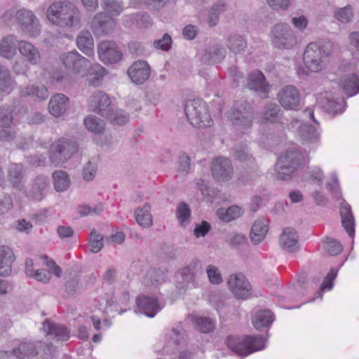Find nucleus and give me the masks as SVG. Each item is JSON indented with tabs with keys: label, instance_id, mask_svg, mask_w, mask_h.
Segmentation results:
<instances>
[{
	"label": "nucleus",
	"instance_id": "1",
	"mask_svg": "<svg viewBox=\"0 0 359 359\" xmlns=\"http://www.w3.org/2000/svg\"><path fill=\"white\" fill-rule=\"evenodd\" d=\"M55 347L41 341H22L11 353L0 352V359H53Z\"/></svg>",
	"mask_w": 359,
	"mask_h": 359
},
{
	"label": "nucleus",
	"instance_id": "2",
	"mask_svg": "<svg viewBox=\"0 0 359 359\" xmlns=\"http://www.w3.org/2000/svg\"><path fill=\"white\" fill-rule=\"evenodd\" d=\"M334 48V43L325 40L309 43L304 53V62L311 72H318L327 65Z\"/></svg>",
	"mask_w": 359,
	"mask_h": 359
},
{
	"label": "nucleus",
	"instance_id": "3",
	"mask_svg": "<svg viewBox=\"0 0 359 359\" xmlns=\"http://www.w3.org/2000/svg\"><path fill=\"white\" fill-rule=\"evenodd\" d=\"M47 18L50 22L62 27L76 26L80 20L79 10L71 3L55 2L47 11Z\"/></svg>",
	"mask_w": 359,
	"mask_h": 359
},
{
	"label": "nucleus",
	"instance_id": "4",
	"mask_svg": "<svg viewBox=\"0 0 359 359\" xmlns=\"http://www.w3.org/2000/svg\"><path fill=\"white\" fill-rule=\"evenodd\" d=\"M304 163V157L297 149H287L280 156L276 164L277 178L278 180H289L292 174L300 168Z\"/></svg>",
	"mask_w": 359,
	"mask_h": 359
},
{
	"label": "nucleus",
	"instance_id": "5",
	"mask_svg": "<svg viewBox=\"0 0 359 359\" xmlns=\"http://www.w3.org/2000/svg\"><path fill=\"white\" fill-rule=\"evenodd\" d=\"M227 347L240 356H247L265 348V340L261 336H245L241 339L228 336L225 340Z\"/></svg>",
	"mask_w": 359,
	"mask_h": 359
},
{
	"label": "nucleus",
	"instance_id": "6",
	"mask_svg": "<svg viewBox=\"0 0 359 359\" xmlns=\"http://www.w3.org/2000/svg\"><path fill=\"white\" fill-rule=\"evenodd\" d=\"M15 13L16 22L22 32L31 37H36L41 33V26L35 14L30 10L21 8L16 12L6 11L2 18L4 20L12 18Z\"/></svg>",
	"mask_w": 359,
	"mask_h": 359
},
{
	"label": "nucleus",
	"instance_id": "7",
	"mask_svg": "<svg viewBox=\"0 0 359 359\" xmlns=\"http://www.w3.org/2000/svg\"><path fill=\"white\" fill-rule=\"evenodd\" d=\"M184 112L189 123L194 127L205 128L210 126L212 118L205 102L202 100H187L184 104Z\"/></svg>",
	"mask_w": 359,
	"mask_h": 359
},
{
	"label": "nucleus",
	"instance_id": "8",
	"mask_svg": "<svg viewBox=\"0 0 359 359\" xmlns=\"http://www.w3.org/2000/svg\"><path fill=\"white\" fill-rule=\"evenodd\" d=\"M78 151L76 142L72 140L60 137L55 140L49 149V160L55 166L67 162Z\"/></svg>",
	"mask_w": 359,
	"mask_h": 359
},
{
	"label": "nucleus",
	"instance_id": "9",
	"mask_svg": "<svg viewBox=\"0 0 359 359\" xmlns=\"http://www.w3.org/2000/svg\"><path fill=\"white\" fill-rule=\"evenodd\" d=\"M271 44L278 49H291L297 43V37L287 24L278 23L270 32Z\"/></svg>",
	"mask_w": 359,
	"mask_h": 359
},
{
	"label": "nucleus",
	"instance_id": "10",
	"mask_svg": "<svg viewBox=\"0 0 359 359\" xmlns=\"http://www.w3.org/2000/svg\"><path fill=\"white\" fill-rule=\"evenodd\" d=\"M116 25V21L113 19V16L103 12H100L93 18L91 29L95 36H105L113 33Z\"/></svg>",
	"mask_w": 359,
	"mask_h": 359
},
{
	"label": "nucleus",
	"instance_id": "11",
	"mask_svg": "<svg viewBox=\"0 0 359 359\" xmlns=\"http://www.w3.org/2000/svg\"><path fill=\"white\" fill-rule=\"evenodd\" d=\"M229 118L234 125L244 128L250 127L252 121V111L250 104L246 102L234 104Z\"/></svg>",
	"mask_w": 359,
	"mask_h": 359
},
{
	"label": "nucleus",
	"instance_id": "12",
	"mask_svg": "<svg viewBox=\"0 0 359 359\" xmlns=\"http://www.w3.org/2000/svg\"><path fill=\"white\" fill-rule=\"evenodd\" d=\"M213 178L218 182H226L232 179L233 167L231 160L219 156L213 159L211 165Z\"/></svg>",
	"mask_w": 359,
	"mask_h": 359
},
{
	"label": "nucleus",
	"instance_id": "13",
	"mask_svg": "<svg viewBox=\"0 0 359 359\" xmlns=\"http://www.w3.org/2000/svg\"><path fill=\"white\" fill-rule=\"evenodd\" d=\"M201 271V262L198 259L192 260L188 266L182 268L177 273V287L185 290L189 284H194L196 275Z\"/></svg>",
	"mask_w": 359,
	"mask_h": 359
},
{
	"label": "nucleus",
	"instance_id": "14",
	"mask_svg": "<svg viewBox=\"0 0 359 359\" xmlns=\"http://www.w3.org/2000/svg\"><path fill=\"white\" fill-rule=\"evenodd\" d=\"M100 60L104 64L118 62L122 57V53L118 45L112 41H101L97 46Z\"/></svg>",
	"mask_w": 359,
	"mask_h": 359
},
{
	"label": "nucleus",
	"instance_id": "15",
	"mask_svg": "<svg viewBox=\"0 0 359 359\" xmlns=\"http://www.w3.org/2000/svg\"><path fill=\"white\" fill-rule=\"evenodd\" d=\"M320 106L329 114L336 116L341 114L346 106V101L342 97L334 98L331 93L325 92L318 98Z\"/></svg>",
	"mask_w": 359,
	"mask_h": 359
},
{
	"label": "nucleus",
	"instance_id": "16",
	"mask_svg": "<svg viewBox=\"0 0 359 359\" xmlns=\"http://www.w3.org/2000/svg\"><path fill=\"white\" fill-rule=\"evenodd\" d=\"M61 60L65 67L74 73L85 72L90 65V61L76 50L63 54Z\"/></svg>",
	"mask_w": 359,
	"mask_h": 359
},
{
	"label": "nucleus",
	"instance_id": "17",
	"mask_svg": "<svg viewBox=\"0 0 359 359\" xmlns=\"http://www.w3.org/2000/svg\"><path fill=\"white\" fill-rule=\"evenodd\" d=\"M278 100L283 108L297 110L300 102L299 92L293 86H286L279 91Z\"/></svg>",
	"mask_w": 359,
	"mask_h": 359
},
{
	"label": "nucleus",
	"instance_id": "18",
	"mask_svg": "<svg viewBox=\"0 0 359 359\" xmlns=\"http://www.w3.org/2000/svg\"><path fill=\"white\" fill-rule=\"evenodd\" d=\"M89 107L102 117L109 116L112 108L109 96L103 91L93 93L89 98Z\"/></svg>",
	"mask_w": 359,
	"mask_h": 359
},
{
	"label": "nucleus",
	"instance_id": "19",
	"mask_svg": "<svg viewBox=\"0 0 359 359\" xmlns=\"http://www.w3.org/2000/svg\"><path fill=\"white\" fill-rule=\"evenodd\" d=\"M229 289L237 298L247 299L251 290L250 283L245 277L241 274H232L227 281Z\"/></svg>",
	"mask_w": 359,
	"mask_h": 359
},
{
	"label": "nucleus",
	"instance_id": "20",
	"mask_svg": "<svg viewBox=\"0 0 359 359\" xmlns=\"http://www.w3.org/2000/svg\"><path fill=\"white\" fill-rule=\"evenodd\" d=\"M43 330L47 336L57 341H67L70 338V330L67 327L50 319H46L43 323Z\"/></svg>",
	"mask_w": 359,
	"mask_h": 359
},
{
	"label": "nucleus",
	"instance_id": "21",
	"mask_svg": "<svg viewBox=\"0 0 359 359\" xmlns=\"http://www.w3.org/2000/svg\"><path fill=\"white\" fill-rule=\"evenodd\" d=\"M246 86L254 90L260 97L265 98L269 91V85L264 75L259 71L250 74L248 78Z\"/></svg>",
	"mask_w": 359,
	"mask_h": 359
},
{
	"label": "nucleus",
	"instance_id": "22",
	"mask_svg": "<svg viewBox=\"0 0 359 359\" xmlns=\"http://www.w3.org/2000/svg\"><path fill=\"white\" fill-rule=\"evenodd\" d=\"M136 304L135 312L143 313L149 318H154L161 309L156 298L145 295L138 296Z\"/></svg>",
	"mask_w": 359,
	"mask_h": 359
},
{
	"label": "nucleus",
	"instance_id": "23",
	"mask_svg": "<svg viewBox=\"0 0 359 359\" xmlns=\"http://www.w3.org/2000/svg\"><path fill=\"white\" fill-rule=\"evenodd\" d=\"M280 248L285 251L294 253L299 250V239L297 231L292 227L283 229L279 238Z\"/></svg>",
	"mask_w": 359,
	"mask_h": 359
},
{
	"label": "nucleus",
	"instance_id": "24",
	"mask_svg": "<svg viewBox=\"0 0 359 359\" xmlns=\"http://www.w3.org/2000/svg\"><path fill=\"white\" fill-rule=\"evenodd\" d=\"M150 72L149 65L144 60L134 62L128 70L129 77L137 85L144 83L148 79Z\"/></svg>",
	"mask_w": 359,
	"mask_h": 359
},
{
	"label": "nucleus",
	"instance_id": "25",
	"mask_svg": "<svg viewBox=\"0 0 359 359\" xmlns=\"http://www.w3.org/2000/svg\"><path fill=\"white\" fill-rule=\"evenodd\" d=\"M69 106V100L62 93H57L51 97L48 103V111L54 117L62 116Z\"/></svg>",
	"mask_w": 359,
	"mask_h": 359
},
{
	"label": "nucleus",
	"instance_id": "26",
	"mask_svg": "<svg viewBox=\"0 0 359 359\" xmlns=\"http://www.w3.org/2000/svg\"><path fill=\"white\" fill-rule=\"evenodd\" d=\"M233 156L239 161L248 163L251 165L250 169L255 172L258 168V165L255 163V158L251 154L250 149L247 144L241 143L236 145L233 148Z\"/></svg>",
	"mask_w": 359,
	"mask_h": 359
},
{
	"label": "nucleus",
	"instance_id": "27",
	"mask_svg": "<svg viewBox=\"0 0 359 359\" xmlns=\"http://www.w3.org/2000/svg\"><path fill=\"white\" fill-rule=\"evenodd\" d=\"M18 48L20 53L32 65H37L41 62V57L39 49L31 43L26 41L18 42Z\"/></svg>",
	"mask_w": 359,
	"mask_h": 359
},
{
	"label": "nucleus",
	"instance_id": "28",
	"mask_svg": "<svg viewBox=\"0 0 359 359\" xmlns=\"http://www.w3.org/2000/svg\"><path fill=\"white\" fill-rule=\"evenodd\" d=\"M340 215L341 217L342 226L349 236L353 238L355 234V219L352 213L351 205L344 200L340 204Z\"/></svg>",
	"mask_w": 359,
	"mask_h": 359
},
{
	"label": "nucleus",
	"instance_id": "29",
	"mask_svg": "<svg viewBox=\"0 0 359 359\" xmlns=\"http://www.w3.org/2000/svg\"><path fill=\"white\" fill-rule=\"evenodd\" d=\"M340 215L341 217L342 226L349 236L353 238L355 234V219L352 213L351 205L344 200L340 204Z\"/></svg>",
	"mask_w": 359,
	"mask_h": 359
},
{
	"label": "nucleus",
	"instance_id": "30",
	"mask_svg": "<svg viewBox=\"0 0 359 359\" xmlns=\"http://www.w3.org/2000/svg\"><path fill=\"white\" fill-rule=\"evenodd\" d=\"M225 48L219 44H214L205 49L201 55V61L205 64L219 62L226 56Z\"/></svg>",
	"mask_w": 359,
	"mask_h": 359
},
{
	"label": "nucleus",
	"instance_id": "31",
	"mask_svg": "<svg viewBox=\"0 0 359 359\" xmlns=\"http://www.w3.org/2000/svg\"><path fill=\"white\" fill-rule=\"evenodd\" d=\"M25 176V168L22 163H12L8 169V180L12 187L19 191L24 189L22 180Z\"/></svg>",
	"mask_w": 359,
	"mask_h": 359
},
{
	"label": "nucleus",
	"instance_id": "32",
	"mask_svg": "<svg viewBox=\"0 0 359 359\" xmlns=\"http://www.w3.org/2000/svg\"><path fill=\"white\" fill-rule=\"evenodd\" d=\"M48 185V177L40 175L33 180L32 188L27 196L34 201H40L43 198L45 191Z\"/></svg>",
	"mask_w": 359,
	"mask_h": 359
},
{
	"label": "nucleus",
	"instance_id": "33",
	"mask_svg": "<svg viewBox=\"0 0 359 359\" xmlns=\"http://www.w3.org/2000/svg\"><path fill=\"white\" fill-rule=\"evenodd\" d=\"M339 86L348 96H353L359 93V73L344 75L339 81Z\"/></svg>",
	"mask_w": 359,
	"mask_h": 359
},
{
	"label": "nucleus",
	"instance_id": "34",
	"mask_svg": "<svg viewBox=\"0 0 359 359\" xmlns=\"http://www.w3.org/2000/svg\"><path fill=\"white\" fill-rule=\"evenodd\" d=\"M15 260L13 250L8 246L0 247V276H6L11 272V264Z\"/></svg>",
	"mask_w": 359,
	"mask_h": 359
},
{
	"label": "nucleus",
	"instance_id": "35",
	"mask_svg": "<svg viewBox=\"0 0 359 359\" xmlns=\"http://www.w3.org/2000/svg\"><path fill=\"white\" fill-rule=\"evenodd\" d=\"M269 230V222L264 218H258L251 228L250 240L254 244L262 242Z\"/></svg>",
	"mask_w": 359,
	"mask_h": 359
},
{
	"label": "nucleus",
	"instance_id": "36",
	"mask_svg": "<svg viewBox=\"0 0 359 359\" xmlns=\"http://www.w3.org/2000/svg\"><path fill=\"white\" fill-rule=\"evenodd\" d=\"M296 135L302 143L315 142L320 138V134L316 129L308 123L301 124L297 130Z\"/></svg>",
	"mask_w": 359,
	"mask_h": 359
},
{
	"label": "nucleus",
	"instance_id": "37",
	"mask_svg": "<svg viewBox=\"0 0 359 359\" xmlns=\"http://www.w3.org/2000/svg\"><path fill=\"white\" fill-rule=\"evenodd\" d=\"M76 44L80 50L90 57L93 55L94 41L91 33L88 30L81 31L76 38Z\"/></svg>",
	"mask_w": 359,
	"mask_h": 359
},
{
	"label": "nucleus",
	"instance_id": "38",
	"mask_svg": "<svg viewBox=\"0 0 359 359\" xmlns=\"http://www.w3.org/2000/svg\"><path fill=\"white\" fill-rule=\"evenodd\" d=\"M18 41L13 34L4 37L0 43V55L7 59L12 57L16 53Z\"/></svg>",
	"mask_w": 359,
	"mask_h": 359
},
{
	"label": "nucleus",
	"instance_id": "39",
	"mask_svg": "<svg viewBox=\"0 0 359 359\" xmlns=\"http://www.w3.org/2000/svg\"><path fill=\"white\" fill-rule=\"evenodd\" d=\"M150 210L151 205L148 203H146L142 208H138L135 210V217L140 226L148 228L153 224Z\"/></svg>",
	"mask_w": 359,
	"mask_h": 359
},
{
	"label": "nucleus",
	"instance_id": "40",
	"mask_svg": "<svg viewBox=\"0 0 359 359\" xmlns=\"http://www.w3.org/2000/svg\"><path fill=\"white\" fill-rule=\"evenodd\" d=\"M54 189L57 192L66 191L70 186V178L64 170H55L52 175Z\"/></svg>",
	"mask_w": 359,
	"mask_h": 359
},
{
	"label": "nucleus",
	"instance_id": "41",
	"mask_svg": "<svg viewBox=\"0 0 359 359\" xmlns=\"http://www.w3.org/2000/svg\"><path fill=\"white\" fill-rule=\"evenodd\" d=\"M87 69L86 76L89 84L93 86H99L105 74V69L99 64H94Z\"/></svg>",
	"mask_w": 359,
	"mask_h": 359
},
{
	"label": "nucleus",
	"instance_id": "42",
	"mask_svg": "<svg viewBox=\"0 0 359 359\" xmlns=\"http://www.w3.org/2000/svg\"><path fill=\"white\" fill-rule=\"evenodd\" d=\"M104 13L113 16H118L124 10L123 2L121 0H100Z\"/></svg>",
	"mask_w": 359,
	"mask_h": 359
},
{
	"label": "nucleus",
	"instance_id": "43",
	"mask_svg": "<svg viewBox=\"0 0 359 359\" xmlns=\"http://www.w3.org/2000/svg\"><path fill=\"white\" fill-rule=\"evenodd\" d=\"M274 320V316L269 310H262L258 311L252 320L254 327L257 330H261L263 327H267Z\"/></svg>",
	"mask_w": 359,
	"mask_h": 359
},
{
	"label": "nucleus",
	"instance_id": "44",
	"mask_svg": "<svg viewBox=\"0 0 359 359\" xmlns=\"http://www.w3.org/2000/svg\"><path fill=\"white\" fill-rule=\"evenodd\" d=\"M22 96L35 95L39 100H45L48 97L49 93L43 85L28 86L20 91Z\"/></svg>",
	"mask_w": 359,
	"mask_h": 359
},
{
	"label": "nucleus",
	"instance_id": "45",
	"mask_svg": "<svg viewBox=\"0 0 359 359\" xmlns=\"http://www.w3.org/2000/svg\"><path fill=\"white\" fill-rule=\"evenodd\" d=\"M166 272L161 269L153 268L147 271L144 282L147 285H156L165 281Z\"/></svg>",
	"mask_w": 359,
	"mask_h": 359
},
{
	"label": "nucleus",
	"instance_id": "46",
	"mask_svg": "<svg viewBox=\"0 0 359 359\" xmlns=\"http://www.w3.org/2000/svg\"><path fill=\"white\" fill-rule=\"evenodd\" d=\"M280 109L278 105L273 103L267 104L265 107L262 117V123H273L279 121L280 118Z\"/></svg>",
	"mask_w": 359,
	"mask_h": 359
},
{
	"label": "nucleus",
	"instance_id": "47",
	"mask_svg": "<svg viewBox=\"0 0 359 359\" xmlns=\"http://www.w3.org/2000/svg\"><path fill=\"white\" fill-rule=\"evenodd\" d=\"M242 209L236 205H232L227 209L220 208L217 214L219 218L224 222H231L238 218L243 214Z\"/></svg>",
	"mask_w": 359,
	"mask_h": 359
},
{
	"label": "nucleus",
	"instance_id": "48",
	"mask_svg": "<svg viewBox=\"0 0 359 359\" xmlns=\"http://www.w3.org/2000/svg\"><path fill=\"white\" fill-rule=\"evenodd\" d=\"M13 79L11 71L6 66L0 64V93H4L11 89Z\"/></svg>",
	"mask_w": 359,
	"mask_h": 359
},
{
	"label": "nucleus",
	"instance_id": "49",
	"mask_svg": "<svg viewBox=\"0 0 359 359\" xmlns=\"http://www.w3.org/2000/svg\"><path fill=\"white\" fill-rule=\"evenodd\" d=\"M246 46L245 40L240 35H233L227 39V47L230 51L236 54L243 52Z\"/></svg>",
	"mask_w": 359,
	"mask_h": 359
},
{
	"label": "nucleus",
	"instance_id": "50",
	"mask_svg": "<svg viewBox=\"0 0 359 359\" xmlns=\"http://www.w3.org/2000/svg\"><path fill=\"white\" fill-rule=\"evenodd\" d=\"M138 28H147L152 25L150 16L146 13H137L126 16Z\"/></svg>",
	"mask_w": 359,
	"mask_h": 359
},
{
	"label": "nucleus",
	"instance_id": "51",
	"mask_svg": "<svg viewBox=\"0 0 359 359\" xmlns=\"http://www.w3.org/2000/svg\"><path fill=\"white\" fill-rule=\"evenodd\" d=\"M86 128L94 133H101L104 128V122L100 118L90 115L84 119Z\"/></svg>",
	"mask_w": 359,
	"mask_h": 359
},
{
	"label": "nucleus",
	"instance_id": "52",
	"mask_svg": "<svg viewBox=\"0 0 359 359\" xmlns=\"http://www.w3.org/2000/svg\"><path fill=\"white\" fill-rule=\"evenodd\" d=\"M185 336L186 332L181 326L172 328L166 333V337L168 340L177 346H180L185 343Z\"/></svg>",
	"mask_w": 359,
	"mask_h": 359
},
{
	"label": "nucleus",
	"instance_id": "53",
	"mask_svg": "<svg viewBox=\"0 0 359 359\" xmlns=\"http://www.w3.org/2000/svg\"><path fill=\"white\" fill-rule=\"evenodd\" d=\"M104 118H107L114 124L122 126L128 122L129 114L123 109H118L114 111L111 108L109 116H104Z\"/></svg>",
	"mask_w": 359,
	"mask_h": 359
},
{
	"label": "nucleus",
	"instance_id": "54",
	"mask_svg": "<svg viewBox=\"0 0 359 359\" xmlns=\"http://www.w3.org/2000/svg\"><path fill=\"white\" fill-rule=\"evenodd\" d=\"M323 247L331 256L339 255L343 249L341 244L335 239L327 238L323 241Z\"/></svg>",
	"mask_w": 359,
	"mask_h": 359
},
{
	"label": "nucleus",
	"instance_id": "55",
	"mask_svg": "<svg viewBox=\"0 0 359 359\" xmlns=\"http://www.w3.org/2000/svg\"><path fill=\"white\" fill-rule=\"evenodd\" d=\"M14 124L13 107L8 104L0 106V126Z\"/></svg>",
	"mask_w": 359,
	"mask_h": 359
},
{
	"label": "nucleus",
	"instance_id": "56",
	"mask_svg": "<svg viewBox=\"0 0 359 359\" xmlns=\"http://www.w3.org/2000/svg\"><path fill=\"white\" fill-rule=\"evenodd\" d=\"M194 322L197 329L203 333H209L215 328L214 320L208 317H197Z\"/></svg>",
	"mask_w": 359,
	"mask_h": 359
},
{
	"label": "nucleus",
	"instance_id": "57",
	"mask_svg": "<svg viewBox=\"0 0 359 359\" xmlns=\"http://www.w3.org/2000/svg\"><path fill=\"white\" fill-rule=\"evenodd\" d=\"M334 18L341 23H348L353 18V8L351 6H346L335 11Z\"/></svg>",
	"mask_w": 359,
	"mask_h": 359
},
{
	"label": "nucleus",
	"instance_id": "58",
	"mask_svg": "<svg viewBox=\"0 0 359 359\" xmlns=\"http://www.w3.org/2000/svg\"><path fill=\"white\" fill-rule=\"evenodd\" d=\"M89 243L90 250L93 253H97L103 248V236L93 229L90 233Z\"/></svg>",
	"mask_w": 359,
	"mask_h": 359
},
{
	"label": "nucleus",
	"instance_id": "59",
	"mask_svg": "<svg viewBox=\"0 0 359 359\" xmlns=\"http://www.w3.org/2000/svg\"><path fill=\"white\" fill-rule=\"evenodd\" d=\"M17 131L14 124L0 126V140L4 142H11L16 137Z\"/></svg>",
	"mask_w": 359,
	"mask_h": 359
},
{
	"label": "nucleus",
	"instance_id": "60",
	"mask_svg": "<svg viewBox=\"0 0 359 359\" xmlns=\"http://www.w3.org/2000/svg\"><path fill=\"white\" fill-rule=\"evenodd\" d=\"M176 216L180 225L188 222L191 217V210L185 202H180L177 205Z\"/></svg>",
	"mask_w": 359,
	"mask_h": 359
},
{
	"label": "nucleus",
	"instance_id": "61",
	"mask_svg": "<svg viewBox=\"0 0 359 359\" xmlns=\"http://www.w3.org/2000/svg\"><path fill=\"white\" fill-rule=\"evenodd\" d=\"M153 44L157 49L168 51L171 48L172 46L171 36L169 34L165 33L161 39L155 40Z\"/></svg>",
	"mask_w": 359,
	"mask_h": 359
},
{
	"label": "nucleus",
	"instance_id": "62",
	"mask_svg": "<svg viewBox=\"0 0 359 359\" xmlns=\"http://www.w3.org/2000/svg\"><path fill=\"white\" fill-rule=\"evenodd\" d=\"M206 273L210 282L212 284H219L222 282V278L219 269L213 265H208Z\"/></svg>",
	"mask_w": 359,
	"mask_h": 359
},
{
	"label": "nucleus",
	"instance_id": "63",
	"mask_svg": "<svg viewBox=\"0 0 359 359\" xmlns=\"http://www.w3.org/2000/svg\"><path fill=\"white\" fill-rule=\"evenodd\" d=\"M97 171V165L88 161L83 169V177L86 181H91L95 177Z\"/></svg>",
	"mask_w": 359,
	"mask_h": 359
},
{
	"label": "nucleus",
	"instance_id": "64",
	"mask_svg": "<svg viewBox=\"0 0 359 359\" xmlns=\"http://www.w3.org/2000/svg\"><path fill=\"white\" fill-rule=\"evenodd\" d=\"M210 229V224L206 221H203L201 224H196L194 233L196 238L204 237Z\"/></svg>",
	"mask_w": 359,
	"mask_h": 359
}]
</instances>
